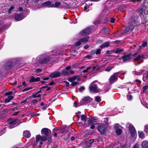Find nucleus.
<instances>
[{
	"label": "nucleus",
	"instance_id": "nucleus-1",
	"mask_svg": "<svg viewBox=\"0 0 148 148\" xmlns=\"http://www.w3.org/2000/svg\"><path fill=\"white\" fill-rule=\"evenodd\" d=\"M55 55H57L52 52L47 53L40 55L36 59L40 63L45 64L50 60L52 61Z\"/></svg>",
	"mask_w": 148,
	"mask_h": 148
},
{
	"label": "nucleus",
	"instance_id": "nucleus-2",
	"mask_svg": "<svg viewBox=\"0 0 148 148\" xmlns=\"http://www.w3.org/2000/svg\"><path fill=\"white\" fill-rule=\"evenodd\" d=\"M36 141L34 143L33 145L34 146L36 145L39 142L38 146L40 148L41 145L43 143L42 141H46L47 140V138L46 136H42L40 135H38L36 136Z\"/></svg>",
	"mask_w": 148,
	"mask_h": 148
},
{
	"label": "nucleus",
	"instance_id": "nucleus-3",
	"mask_svg": "<svg viewBox=\"0 0 148 148\" xmlns=\"http://www.w3.org/2000/svg\"><path fill=\"white\" fill-rule=\"evenodd\" d=\"M126 127H128L131 136L132 137L137 136V133L135 129L134 126L131 123H128L126 125Z\"/></svg>",
	"mask_w": 148,
	"mask_h": 148
},
{
	"label": "nucleus",
	"instance_id": "nucleus-4",
	"mask_svg": "<svg viewBox=\"0 0 148 148\" xmlns=\"http://www.w3.org/2000/svg\"><path fill=\"white\" fill-rule=\"evenodd\" d=\"M71 67L70 66L66 67L65 69H64L62 72L61 74L64 76H66L68 75L72 74L74 72L72 70H70Z\"/></svg>",
	"mask_w": 148,
	"mask_h": 148
},
{
	"label": "nucleus",
	"instance_id": "nucleus-5",
	"mask_svg": "<svg viewBox=\"0 0 148 148\" xmlns=\"http://www.w3.org/2000/svg\"><path fill=\"white\" fill-rule=\"evenodd\" d=\"M97 130L99 132L102 134H104L106 133L108 130L106 126L105 125H101L97 127Z\"/></svg>",
	"mask_w": 148,
	"mask_h": 148
},
{
	"label": "nucleus",
	"instance_id": "nucleus-6",
	"mask_svg": "<svg viewBox=\"0 0 148 148\" xmlns=\"http://www.w3.org/2000/svg\"><path fill=\"white\" fill-rule=\"evenodd\" d=\"M89 90L90 92H97L99 91L97 86L94 84V82L91 84L89 87Z\"/></svg>",
	"mask_w": 148,
	"mask_h": 148
},
{
	"label": "nucleus",
	"instance_id": "nucleus-7",
	"mask_svg": "<svg viewBox=\"0 0 148 148\" xmlns=\"http://www.w3.org/2000/svg\"><path fill=\"white\" fill-rule=\"evenodd\" d=\"M119 75V73L116 72L112 75L109 79L110 82L111 84L113 83L115 80L118 77Z\"/></svg>",
	"mask_w": 148,
	"mask_h": 148
},
{
	"label": "nucleus",
	"instance_id": "nucleus-8",
	"mask_svg": "<svg viewBox=\"0 0 148 148\" xmlns=\"http://www.w3.org/2000/svg\"><path fill=\"white\" fill-rule=\"evenodd\" d=\"M16 122L17 120L16 119H12L10 121H9V128H12L15 127L17 125H16Z\"/></svg>",
	"mask_w": 148,
	"mask_h": 148
},
{
	"label": "nucleus",
	"instance_id": "nucleus-9",
	"mask_svg": "<svg viewBox=\"0 0 148 148\" xmlns=\"http://www.w3.org/2000/svg\"><path fill=\"white\" fill-rule=\"evenodd\" d=\"M90 28H85L80 32L79 35L83 36L86 35L90 33Z\"/></svg>",
	"mask_w": 148,
	"mask_h": 148
},
{
	"label": "nucleus",
	"instance_id": "nucleus-10",
	"mask_svg": "<svg viewBox=\"0 0 148 148\" xmlns=\"http://www.w3.org/2000/svg\"><path fill=\"white\" fill-rule=\"evenodd\" d=\"M26 16H23L22 14H18L15 15V18L16 20L19 21L25 17Z\"/></svg>",
	"mask_w": 148,
	"mask_h": 148
},
{
	"label": "nucleus",
	"instance_id": "nucleus-11",
	"mask_svg": "<svg viewBox=\"0 0 148 148\" xmlns=\"http://www.w3.org/2000/svg\"><path fill=\"white\" fill-rule=\"evenodd\" d=\"M130 55H126L122 56V57L120 58V59H122L124 62H126L130 60Z\"/></svg>",
	"mask_w": 148,
	"mask_h": 148
},
{
	"label": "nucleus",
	"instance_id": "nucleus-12",
	"mask_svg": "<svg viewBox=\"0 0 148 148\" xmlns=\"http://www.w3.org/2000/svg\"><path fill=\"white\" fill-rule=\"evenodd\" d=\"M135 25V22H134L132 24H130L129 26L127 27L125 29L124 32L125 33H127L132 30L134 28L133 26Z\"/></svg>",
	"mask_w": 148,
	"mask_h": 148
},
{
	"label": "nucleus",
	"instance_id": "nucleus-13",
	"mask_svg": "<svg viewBox=\"0 0 148 148\" xmlns=\"http://www.w3.org/2000/svg\"><path fill=\"white\" fill-rule=\"evenodd\" d=\"M49 132H51L50 130L47 128H43L41 130V132L45 135L44 136L47 138L48 136Z\"/></svg>",
	"mask_w": 148,
	"mask_h": 148
},
{
	"label": "nucleus",
	"instance_id": "nucleus-14",
	"mask_svg": "<svg viewBox=\"0 0 148 148\" xmlns=\"http://www.w3.org/2000/svg\"><path fill=\"white\" fill-rule=\"evenodd\" d=\"M40 80V78L39 77L35 78L34 76H31L30 77L29 80V82L30 83L38 82Z\"/></svg>",
	"mask_w": 148,
	"mask_h": 148
},
{
	"label": "nucleus",
	"instance_id": "nucleus-15",
	"mask_svg": "<svg viewBox=\"0 0 148 148\" xmlns=\"http://www.w3.org/2000/svg\"><path fill=\"white\" fill-rule=\"evenodd\" d=\"M12 63L11 61H8L5 63L4 65V67L8 70L10 69L11 68Z\"/></svg>",
	"mask_w": 148,
	"mask_h": 148
},
{
	"label": "nucleus",
	"instance_id": "nucleus-16",
	"mask_svg": "<svg viewBox=\"0 0 148 148\" xmlns=\"http://www.w3.org/2000/svg\"><path fill=\"white\" fill-rule=\"evenodd\" d=\"M88 124L89 125L95 124L97 123L96 119L94 118L89 119L88 121Z\"/></svg>",
	"mask_w": 148,
	"mask_h": 148
},
{
	"label": "nucleus",
	"instance_id": "nucleus-17",
	"mask_svg": "<svg viewBox=\"0 0 148 148\" xmlns=\"http://www.w3.org/2000/svg\"><path fill=\"white\" fill-rule=\"evenodd\" d=\"M60 73L58 71L54 72L49 75V77L51 78H54L60 76Z\"/></svg>",
	"mask_w": 148,
	"mask_h": 148
},
{
	"label": "nucleus",
	"instance_id": "nucleus-18",
	"mask_svg": "<svg viewBox=\"0 0 148 148\" xmlns=\"http://www.w3.org/2000/svg\"><path fill=\"white\" fill-rule=\"evenodd\" d=\"M23 136L26 138H28L30 136L31 134L28 131H25L23 132Z\"/></svg>",
	"mask_w": 148,
	"mask_h": 148
},
{
	"label": "nucleus",
	"instance_id": "nucleus-19",
	"mask_svg": "<svg viewBox=\"0 0 148 148\" xmlns=\"http://www.w3.org/2000/svg\"><path fill=\"white\" fill-rule=\"evenodd\" d=\"M60 5V3L59 2H56L55 3L53 4L50 5V7L53 8H58Z\"/></svg>",
	"mask_w": 148,
	"mask_h": 148
},
{
	"label": "nucleus",
	"instance_id": "nucleus-20",
	"mask_svg": "<svg viewBox=\"0 0 148 148\" xmlns=\"http://www.w3.org/2000/svg\"><path fill=\"white\" fill-rule=\"evenodd\" d=\"M83 100L84 101L87 102V103L90 102L92 100V99L88 96L84 97Z\"/></svg>",
	"mask_w": 148,
	"mask_h": 148
},
{
	"label": "nucleus",
	"instance_id": "nucleus-21",
	"mask_svg": "<svg viewBox=\"0 0 148 148\" xmlns=\"http://www.w3.org/2000/svg\"><path fill=\"white\" fill-rule=\"evenodd\" d=\"M110 44L108 42H106L100 46V48L101 49H103L108 47Z\"/></svg>",
	"mask_w": 148,
	"mask_h": 148
},
{
	"label": "nucleus",
	"instance_id": "nucleus-22",
	"mask_svg": "<svg viewBox=\"0 0 148 148\" xmlns=\"http://www.w3.org/2000/svg\"><path fill=\"white\" fill-rule=\"evenodd\" d=\"M142 148H148V142L147 141H144L142 144Z\"/></svg>",
	"mask_w": 148,
	"mask_h": 148
},
{
	"label": "nucleus",
	"instance_id": "nucleus-23",
	"mask_svg": "<svg viewBox=\"0 0 148 148\" xmlns=\"http://www.w3.org/2000/svg\"><path fill=\"white\" fill-rule=\"evenodd\" d=\"M138 136L140 138L143 139L144 138V133L143 131H139L138 132Z\"/></svg>",
	"mask_w": 148,
	"mask_h": 148
},
{
	"label": "nucleus",
	"instance_id": "nucleus-24",
	"mask_svg": "<svg viewBox=\"0 0 148 148\" xmlns=\"http://www.w3.org/2000/svg\"><path fill=\"white\" fill-rule=\"evenodd\" d=\"M94 142V139H91L89 140V141L87 143L86 146L88 147H89L91 146L92 144Z\"/></svg>",
	"mask_w": 148,
	"mask_h": 148
},
{
	"label": "nucleus",
	"instance_id": "nucleus-25",
	"mask_svg": "<svg viewBox=\"0 0 148 148\" xmlns=\"http://www.w3.org/2000/svg\"><path fill=\"white\" fill-rule=\"evenodd\" d=\"M145 10V7L143 6H141L140 7L138 11L140 14H143V13L144 12Z\"/></svg>",
	"mask_w": 148,
	"mask_h": 148
},
{
	"label": "nucleus",
	"instance_id": "nucleus-26",
	"mask_svg": "<svg viewBox=\"0 0 148 148\" xmlns=\"http://www.w3.org/2000/svg\"><path fill=\"white\" fill-rule=\"evenodd\" d=\"M88 36H86L83 38L80 39L79 40L82 42H86L88 41Z\"/></svg>",
	"mask_w": 148,
	"mask_h": 148
},
{
	"label": "nucleus",
	"instance_id": "nucleus-27",
	"mask_svg": "<svg viewBox=\"0 0 148 148\" xmlns=\"http://www.w3.org/2000/svg\"><path fill=\"white\" fill-rule=\"evenodd\" d=\"M109 28L108 27H104L102 30V33L104 34H108Z\"/></svg>",
	"mask_w": 148,
	"mask_h": 148
},
{
	"label": "nucleus",
	"instance_id": "nucleus-28",
	"mask_svg": "<svg viewBox=\"0 0 148 148\" xmlns=\"http://www.w3.org/2000/svg\"><path fill=\"white\" fill-rule=\"evenodd\" d=\"M77 78V76H74L72 77H70L68 79V80L71 82L74 81Z\"/></svg>",
	"mask_w": 148,
	"mask_h": 148
},
{
	"label": "nucleus",
	"instance_id": "nucleus-29",
	"mask_svg": "<svg viewBox=\"0 0 148 148\" xmlns=\"http://www.w3.org/2000/svg\"><path fill=\"white\" fill-rule=\"evenodd\" d=\"M62 130V129L60 128L58 129V130H57V132H55L54 134V136L55 137H56L57 136V133H63L64 132H62L61 130Z\"/></svg>",
	"mask_w": 148,
	"mask_h": 148
},
{
	"label": "nucleus",
	"instance_id": "nucleus-30",
	"mask_svg": "<svg viewBox=\"0 0 148 148\" xmlns=\"http://www.w3.org/2000/svg\"><path fill=\"white\" fill-rule=\"evenodd\" d=\"M51 2L50 1H47L43 3L42 5H45L46 6H48L49 5H51Z\"/></svg>",
	"mask_w": 148,
	"mask_h": 148
},
{
	"label": "nucleus",
	"instance_id": "nucleus-31",
	"mask_svg": "<svg viewBox=\"0 0 148 148\" xmlns=\"http://www.w3.org/2000/svg\"><path fill=\"white\" fill-rule=\"evenodd\" d=\"M122 132V130L120 129H119L116 130V135H121Z\"/></svg>",
	"mask_w": 148,
	"mask_h": 148
},
{
	"label": "nucleus",
	"instance_id": "nucleus-32",
	"mask_svg": "<svg viewBox=\"0 0 148 148\" xmlns=\"http://www.w3.org/2000/svg\"><path fill=\"white\" fill-rule=\"evenodd\" d=\"M113 67L112 66H109L107 67L105 69L106 71L109 72L110 71L112 68H113Z\"/></svg>",
	"mask_w": 148,
	"mask_h": 148
},
{
	"label": "nucleus",
	"instance_id": "nucleus-33",
	"mask_svg": "<svg viewBox=\"0 0 148 148\" xmlns=\"http://www.w3.org/2000/svg\"><path fill=\"white\" fill-rule=\"evenodd\" d=\"M123 51V50L122 49H120L118 48L116 49L115 51L114 52L116 53H118L120 52H122Z\"/></svg>",
	"mask_w": 148,
	"mask_h": 148
},
{
	"label": "nucleus",
	"instance_id": "nucleus-34",
	"mask_svg": "<svg viewBox=\"0 0 148 148\" xmlns=\"http://www.w3.org/2000/svg\"><path fill=\"white\" fill-rule=\"evenodd\" d=\"M81 118L82 121H85L87 118V116L83 114L81 116Z\"/></svg>",
	"mask_w": 148,
	"mask_h": 148
},
{
	"label": "nucleus",
	"instance_id": "nucleus-35",
	"mask_svg": "<svg viewBox=\"0 0 148 148\" xmlns=\"http://www.w3.org/2000/svg\"><path fill=\"white\" fill-rule=\"evenodd\" d=\"M14 8V7L13 6H11L9 8L8 10V14H10L12 10H13Z\"/></svg>",
	"mask_w": 148,
	"mask_h": 148
},
{
	"label": "nucleus",
	"instance_id": "nucleus-36",
	"mask_svg": "<svg viewBox=\"0 0 148 148\" xmlns=\"http://www.w3.org/2000/svg\"><path fill=\"white\" fill-rule=\"evenodd\" d=\"M127 98L129 101H130L132 99V96L130 94H129L127 95Z\"/></svg>",
	"mask_w": 148,
	"mask_h": 148
},
{
	"label": "nucleus",
	"instance_id": "nucleus-37",
	"mask_svg": "<svg viewBox=\"0 0 148 148\" xmlns=\"http://www.w3.org/2000/svg\"><path fill=\"white\" fill-rule=\"evenodd\" d=\"M142 57V56L140 55H138L137 57L134 58V61H136L140 59Z\"/></svg>",
	"mask_w": 148,
	"mask_h": 148
},
{
	"label": "nucleus",
	"instance_id": "nucleus-38",
	"mask_svg": "<svg viewBox=\"0 0 148 148\" xmlns=\"http://www.w3.org/2000/svg\"><path fill=\"white\" fill-rule=\"evenodd\" d=\"M144 131L146 133L148 134V125H146L145 126L144 129Z\"/></svg>",
	"mask_w": 148,
	"mask_h": 148
},
{
	"label": "nucleus",
	"instance_id": "nucleus-39",
	"mask_svg": "<svg viewBox=\"0 0 148 148\" xmlns=\"http://www.w3.org/2000/svg\"><path fill=\"white\" fill-rule=\"evenodd\" d=\"M80 105L78 103L77 101H75L73 103V106L75 108H77Z\"/></svg>",
	"mask_w": 148,
	"mask_h": 148
},
{
	"label": "nucleus",
	"instance_id": "nucleus-40",
	"mask_svg": "<svg viewBox=\"0 0 148 148\" xmlns=\"http://www.w3.org/2000/svg\"><path fill=\"white\" fill-rule=\"evenodd\" d=\"M13 93V91H10L5 93V95L6 96H10V95L12 94Z\"/></svg>",
	"mask_w": 148,
	"mask_h": 148
},
{
	"label": "nucleus",
	"instance_id": "nucleus-41",
	"mask_svg": "<svg viewBox=\"0 0 148 148\" xmlns=\"http://www.w3.org/2000/svg\"><path fill=\"white\" fill-rule=\"evenodd\" d=\"M91 69V67H89L86 68V69L84 70L83 71V72L84 73L87 72L90 69Z\"/></svg>",
	"mask_w": 148,
	"mask_h": 148
},
{
	"label": "nucleus",
	"instance_id": "nucleus-42",
	"mask_svg": "<svg viewBox=\"0 0 148 148\" xmlns=\"http://www.w3.org/2000/svg\"><path fill=\"white\" fill-rule=\"evenodd\" d=\"M148 86L147 85H145L143 87V91L145 92L146 90L148 89Z\"/></svg>",
	"mask_w": 148,
	"mask_h": 148
},
{
	"label": "nucleus",
	"instance_id": "nucleus-43",
	"mask_svg": "<svg viewBox=\"0 0 148 148\" xmlns=\"http://www.w3.org/2000/svg\"><path fill=\"white\" fill-rule=\"evenodd\" d=\"M42 71V69H41L38 68L36 69L35 70V72L36 73H38L39 72Z\"/></svg>",
	"mask_w": 148,
	"mask_h": 148
},
{
	"label": "nucleus",
	"instance_id": "nucleus-44",
	"mask_svg": "<svg viewBox=\"0 0 148 148\" xmlns=\"http://www.w3.org/2000/svg\"><path fill=\"white\" fill-rule=\"evenodd\" d=\"M95 100L98 102L101 101V99L99 97L97 96L95 97Z\"/></svg>",
	"mask_w": 148,
	"mask_h": 148
},
{
	"label": "nucleus",
	"instance_id": "nucleus-45",
	"mask_svg": "<svg viewBox=\"0 0 148 148\" xmlns=\"http://www.w3.org/2000/svg\"><path fill=\"white\" fill-rule=\"evenodd\" d=\"M41 96V95H37V94H36L33 95V97L34 98L36 97H40Z\"/></svg>",
	"mask_w": 148,
	"mask_h": 148
},
{
	"label": "nucleus",
	"instance_id": "nucleus-46",
	"mask_svg": "<svg viewBox=\"0 0 148 148\" xmlns=\"http://www.w3.org/2000/svg\"><path fill=\"white\" fill-rule=\"evenodd\" d=\"M81 44V43L80 42L78 41L77 42L75 43V45L76 46H79Z\"/></svg>",
	"mask_w": 148,
	"mask_h": 148
},
{
	"label": "nucleus",
	"instance_id": "nucleus-47",
	"mask_svg": "<svg viewBox=\"0 0 148 148\" xmlns=\"http://www.w3.org/2000/svg\"><path fill=\"white\" fill-rule=\"evenodd\" d=\"M84 86H81L79 88V90L80 92H81L84 89Z\"/></svg>",
	"mask_w": 148,
	"mask_h": 148
},
{
	"label": "nucleus",
	"instance_id": "nucleus-48",
	"mask_svg": "<svg viewBox=\"0 0 148 148\" xmlns=\"http://www.w3.org/2000/svg\"><path fill=\"white\" fill-rule=\"evenodd\" d=\"M78 84V82H75L74 81L72 82V83L71 84V85L72 86H75Z\"/></svg>",
	"mask_w": 148,
	"mask_h": 148
},
{
	"label": "nucleus",
	"instance_id": "nucleus-49",
	"mask_svg": "<svg viewBox=\"0 0 148 148\" xmlns=\"http://www.w3.org/2000/svg\"><path fill=\"white\" fill-rule=\"evenodd\" d=\"M29 3L28 0H24V3L25 5H27Z\"/></svg>",
	"mask_w": 148,
	"mask_h": 148
},
{
	"label": "nucleus",
	"instance_id": "nucleus-50",
	"mask_svg": "<svg viewBox=\"0 0 148 148\" xmlns=\"http://www.w3.org/2000/svg\"><path fill=\"white\" fill-rule=\"evenodd\" d=\"M32 89V88H25V89H24L23 90V92H25V91H27L30 89Z\"/></svg>",
	"mask_w": 148,
	"mask_h": 148
},
{
	"label": "nucleus",
	"instance_id": "nucleus-51",
	"mask_svg": "<svg viewBox=\"0 0 148 148\" xmlns=\"http://www.w3.org/2000/svg\"><path fill=\"white\" fill-rule=\"evenodd\" d=\"M114 128L115 130L119 129L118 125L117 124L115 125H114Z\"/></svg>",
	"mask_w": 148,
	"mask_h": 148
},
{
	"label": "nucleus",
	"instance_id": "nucleus-52",
	"mask_svg": "<svg viewBox=\"0 0 148 148\" xmlns=\"http://www.w3.org/2000/svg\"><path fill=\"white\" fill-rule=\"evenodd\" d=\"M101 52V50L100 49H97L96 52V54H98L100 53Z\"/></svg>",
	"mask_w": 148,
	"mask_h": 148
},
{
	"label": "nucleus",
	"instance_id": "nucleus-53",
	"mask_svg": "<svg viewBox=\"0 0 148 148\" xmlns=\"http://www.w3.org/2000/svg\"><path fill=\"white\" fill-rule=\"evenodd\" d=\"M139 145L138 143H136L134 146L133 148H139Z\"/></svg>",
	"mask_w": 148,
	"mask_h": 148
},
{
	"label": "nucleus",
	"instance_id": "nucleus-54",
	"mask_svg": "<svg viewBox=\"0 0 148 148\" xmlns=\"http://www.w3.org/2000/svg\"><path fill=\"white\" fill-rule=\"evenodd\" d=\"M37 102L38 101L36 100L35 99L32 101L31 103L32 104H34L35 103H37Z\"/></svg>",
	"mask_w": 148,
	"mask_h": 148
},
{
	"label": "nucleus",
	"instance_id": "nucleus-55",
	"mask_svg": "<svg viewBox=\"0 0 148 148\" xmlns=\"http://www.w3.org/2000/svg\"><path fill=\"white\" fill-rule=\"evenodd\" d=\"M147 45V42H144L142 45V46L143 47H145Z\"/></svg>",
	"mask_w": 148,
	"mask_h": 148
},
{
	"label": "nucleus",
	"instance_id": "nucleus-56",
	"mask_svg": "<svg viewBox=\"0 0 148 148\" xmlns=\"http://www.w3.org/2000/svg\"><path fill=\"white\" fill-rule=\"evenodd\" d=\"M110 21L111 23H113L115 22V19L114 18H111Z\"/></svg>",
	"mask_w": 148,
	"mask_h": 148
},
{
	"label": "nucleus",
	"instance_id": "nucleus-57",
	"mask_svg": "<svg viewBox=\"0 0 148 148\" xmlns=\"http://www.w3.org/2000/svg\"><path fill=\"white\" fill-rule=\"evenodd\" d=\"M8 98H9L10 100H11L14 98V97L12 96H8Z\"/></svg>",
	"mask_w": 148,
	"mask_h": 148
},
{
	"label": "nucleus",
	"instance_id": "nucleus-58",
	"mask_svg": "<svg viewBox=\"0 0 148 148\" xmlns=\"http://www.w3.org/2000/svg\"><path fill=\"white\" fill-rule=\"evenodd\" d=\"M23 10V8L21 7H19L17 10V11H18V12H21Z\"/></svg>",
	"mask_w": 148,
	"mask_h": 148
},
{
	"label": "nucleus",
	"instance_id": "nucleus-59",
	"mask_svg": "<svg viewBox=\"0 0 148 148\" xmlns=\"http://www.w3.org/2000/svg\"><path fill=\"white\" fill-rule=\"evenodd\" d=\"M10 101V100L8 98L5 100V103H7L9 102Z\"/></svg>",
	"mask_w": 148,
	"mask_h": 148
},
{
	"label": "nucleus",
	"instance_id": "nucleus-60",
	"mask_svg": "<svg viewBox=\"0 0 148 148\" xmlns=\"http://www.w3.org/2000/svg\"><path fill=\"white\" fill-rule=\"evenodd\" d=\"M142 1V0H132V1L134 3H136L138 2H140Z\"/></svg>",
	"mask_w": 148,
	"mask_h": 148
},
{
	"label": "nucleus",
	"instance_id": "nucleus-61",
	"mask_svg": "<svg viewBox=\"0 0 148 148\" xmlns=\"http://www.w3.org/2000/svg\"><path fill=\"white\" fill-rule=\"evenodd\" d=\"M85 57L86 58H88V59H90L91 58L92 56L90 55H87Z\"/></svg>",
	"mask_w": 148,
	"mask_h": 148
},
{
	"label": "nucleus",
	"instance_id": "nucleus-62",
	"mask_svg": "<svg viewBox=\"0 0 148 148\" xmlns=\"http://www.w3.org/2000/svg\"><path fill=\"white\" fill-rule=\"evenodd\" d=\"M64 82L67 86H69V82L67 81H65Z\"/></svg>",
	"mask_w": 148,
	"mask_h": 148
},
{
	"label": "nucleus",
	"instance_id": "nucleus-63",
	"mask_svg": "<svg viewBox=\"0 0 148 148\" xmlns=\"http://www.w3.org/2000/svg\"><path fill=\"white\" fill-rule=\"evenodd\" d=\"M49 79V78L48 77H47L45 78H42V79L44 80H47Z\"/></svg>",
	"mask_w": 148,
	"mask_h": 148
},
{
	"label": "nucleus",
	"instance_id": "nucleus-64",
	"mask_svg": "<svg viewBox=\"0 0 148 148\" xmlns=\"http://www.w3.org/2000/svg\"><path fill=\"white\" fill-rule=\"evenodd\" d=\"M106 148H113V147L112 146L108 145L106 146Z\"/></svg>",
	"mask_w": 148,
	"mask_h": 148
}]
</instances>
